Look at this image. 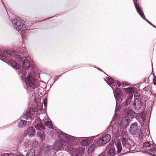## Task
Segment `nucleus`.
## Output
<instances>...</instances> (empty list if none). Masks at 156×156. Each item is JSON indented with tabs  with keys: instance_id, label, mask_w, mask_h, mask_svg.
I'll return each instance as SVG.
<instances>
[{
	"instance_id": "nucleus-1",
	"label": "nucleus",
	"mask_w": 156,
	"mask_h": 156,
	"mask_svg": "<svg viewBox=\"0 0 156 156\" xmlns=\"http://www.w3.org/2000/svg\"><path fill=\"white\" fill-rule=\"evenodd\" d=\"M13 63L14 65L11 66L14 69L18 70L17 71L18 74L21 77L22 80H24L27 92L29 94L30 93H32L33 92L34 89L36 88L37 86L36 84L37 81L30 72H28V75L26 78L25 76L27 74V72H25L24 70H22V71L20 69V66L16 61H14Z\"/></svg>"
},
{
	"instance_id": "nucleus-2",
	"label": "nucleus",
	"mask_w": 156,
	"mask_h": 156,
	"mask_svg": "<svg viewBox=\"0 0 156 156\" xmlns=\"http://www.w3.org/2000/svg\"><path fill=\"white\" fill-rule=\"evenodd\" d=\"M58 140L55 142L53 146V149L56 151L63 150V147L65 146L64 145L65 144L68 145L73 146L76 144L73 140H78L79 139H82V138L71 136L62 131L58 132Z\"/></svg>"
},
{
	"instance_id": "nucleus-3",
	"label": "nucleus",
	"mask_w": 156,
	"mask_h": 156,
	"mask_svg": "<svg viewBox=\"0 0 156 156\" xmlns=\"http://www.w3.org/2000/svg\"><path fill=\"white\" fill-rule=\"evenodd\" d=\"M20 53L21 54L25 55L27 54L25 48L18 47L16 50L14 49L1 50L0 49V58L8 59L9 57H12L18 62H21L23 60L22 57L19 55Z\"/></svg>"
},
{
	"instance_id": "nucleus-4",
	"label": "nucleus",
	"mask_w": 156,
	"mask_h": 156,
	"mask_svg": "<svg viewBox=\"0 0 156 156\" xmlns=\"http://www.w3.org/2000/svg\"><path fill=\"white\" fill-rule=\"evenodd\" d=\"M12 22L15 27L19 32L21 31V30H24L26 27V25L24 21L23 20H21L20 18H15L12 20Z\"/></svg>"
},
{
	"instance_id": "nucleus-5",
	"label": "nucleus",
	"mask_w": 156,
	"mask_h": 156,
	"mask_svg": "<svg viewBox=\"0 0 156 156\" xmlns=\"http://www.w3.org/2000/svg\"><path fill=\"white\" fill-rule=\"evenodd\" d=\"M44 119V118L42 119L39 117H37L35 119V121L33 123V125L37 130H42L45 129V128L41 122V120H43Z\"/></svg>"
},
{
	"instance_id": "nucleus-6",
	"label": "nucleus",
	"mask_w": 156,
	"mask_h": 156,
	"mask_svg": "<svg viewBox=\"0 0 156 156\" xmlns=\"http://www.w3.org/2000/svg\"><path fill=\"white\" fill-rule=\"evenodd\" d=\"M111 136L109 134H107L101 137L96 141V144L98 146H101L108 142L111 140Z\"/></svg>"
},
{
	"instance_id": "nucleus-7",
	"label": "nucleus",
	"mask_w": 156,
	"mask_h": 156,
	"mask_svg": "<svg viewBox=\"0 0 156 156\" xmlns=\"http://www.w3.org/2000/svg\"><path fill=\"white\" fill-rule=\"evenodd\" d=\"M137 1H138V0H133L134 4L137 12L142 18L148 23L149 21L147 19L145 18L143 12L141 9L139 5V3L137 2Z\"/></svg>"
},
{
	"instance_id": "nucleus-8",
	"label": "nucleus",
	"mask_w": 156,
	"mask_h": 156,
	"mask_svg": "<svg viewBox=\"0 0 156 156\" xmlns=\"http://www.w3.org/2000/svg\"><path fill=\"white\" fill-rule=\"evenodd\" d=\"M142 102L141 99L140 98H136L134 101L133 105L135 106V109L139 110L141 108Z\"/></svg>"
},
{
	"instance_id": "nucleus-9",
	"label": "nucleus",
	"mask_w": 156,
	"mask_h": 156,
	"mask_svg": "<svg viewBox=\"0 0 156 156\" xmlns=\"http://www.w3.org/2000/svg\"><path fill=\"white\" fill-rule=\"evenodd\" d=\"M138 130V123L136 122H135L131 124L130 127L129 133L132 135H135Z\"/></svg>"
},
{
	"instance_id": "nucleus-10",
	"label": "nucleus",
	"mask_w": 156,
	"mask_h": 156,
	"mask_svg": "<svg viewBox=\"0 0 156 156\" xmlns=\"http://www.w3.org/2000/svg\"><path fill=\"white\" fill-rule=\"evenodd\" d=\"M112 88L115 99L116 100H118L119 99H120L122 93L120 88L117 87H115V89L113 87Z\"/></svg>"
},
{
	"instance_id": "nucleus-11",
	"label": "nucleus",
	"mask_w": 156,
	"mask_h": 156,
	"mask_svg": "<svg viewBox=\"0 0 156 156\" xmlns=\"http://www.w3.org/2000/svg\"><path fill=\"white\" fill-rule=\"evenodd\" d=\"M124 114L127 116H134L136 114L135 112L130 107L127 108L124 110Z\"/></svg>"
},
{
	"instance_id": "nucleus-12",
	"label": "nucleus",
	"mask_w": 156,
	"mask_h": 156,
	"mask_svg": "<svg viewBox=\"0 0 156 156\" xmlns=\"http://www.w3.org/2000/svg\"><path fill=\"white\" fill-rule=\"evenodd\" d=\"M121 141L123 147V150L126 151V153L129 150V144L127 143L128 140L125 137H122Z\"/></svg>"
},
{
	"instance_id": "nucleus-13",
	"label": "nucleus",
	"mask_w": 156,
	"mask_h": 156,
	"mask_svg": "<svg viewBox=\"0 0 156 156\" xmlns=\"http://www.w3.org/2000/svg\"><path fill=\"white\" fill-rule=\"evenodd\" d=\"M27 134L25 136H28L29 138L32 137L35 133V130L33 127H29L26 131Z\"/></svg>"
},
{
	"instance_id": "nucleus-14",
	"label": "nucleus",
	"mask_w": 156,
	"mask_h": 156,
	"mask_svg": "<svg viewBox=\"0 0 156 156\" xmlns=\"http://www.w3.org/2000/svg\"><path fill=\"white\" fill-rule=\"evenodd\" d=\"M96 136H93L87 140H83L80 142V143L83 146H85L89 145L90 144L93 142V140Z\"/></svg>"
},
{
	"instance_id": "nucleus-15",
	"label": "nucleus",
	"mask_w": 156,
	"mask_h": 156,
	"mask_svg": "<svg viewBox=\"0 0 156 156\" xmlns=\"http://www.w3.org/2000/svg\"><path fill=\"white\" fill-rule=\"evenodd\" d=\"M22 67L25 70H28L30 66V62L28 59L23 60L22 65Z\"/></svg>"
},
{
	"instance_id": "nucleus-16",
	"label": "nucleus",
	"mask_w": 156,
	"mask_h": 156,
	"mask_svg": "<svg viewBox=\"0 0 156 156\" xmlns=\"http://www.w3.org/2000/svg\"><path fill=\"white\" fill-rule=\"evenodd\" d=\"M135 115V118L139 121L140 122L141 121H144L145 120V115L143 111Z\"/></svg>"
},
{
	"instance_id": "nucleus-17",
	"label": "nucleus",
	"mask_w": 156,
	"mask_h": 156,
	"mask_svg": "<svg viewBox=\"0 0 156 156\" xmlns=\"http://www.w3.org/2000/svg\"><path fill=\"white\" fill-rule=\"evenodd\" d=\"M133 97V95H128L127 96L126 100L122 103V105L126 106L129 104L131 102Z\"/></svg>"
},
{
	"instance_id": "nucleus-18",
	"label": "nucleus",
	"mask_w": 156,
	"mask_h": 156,
	"mask_svg": "<svg viewBox=\"0 0 156 156\" xmlns=\"http://www.w3.org/2000/svg\"><path fill=\"white\" fill-rule=\"evenodd\" d=\"M81 153V150L79 148L73 149L72 150L73 156H80Z\"/></svg>"
},
{
	"instance_id": "nucleus-19",
	"label": "nucleus",
	"mask_w": 156,
	"mask_h": 156,
	"mask_svg": "<svg viewBox=\"0 0 156 156\" xmlns=\"http://www.w3.org/2000/svg\"><path fill=\"white\" fill-rule=\"evenodd\" d=\"M106 79H107V80H106L105 79V80L106 82L108 85L111 87V85L114 86H115V80L112 78H111L110 76H108V77H106Z\"/></svg>"
},
{
	"instance_id": "nucleus-20",
	"label": "nucleus",
	"mask_w": 156,
	"mask_h": 156,
	"mask_svg": "<svg viewBox=\"0 0 156 156\" xmlns=\"http://www.w3.org/2000/svg\"><path fill=\"white\" fill-rule=\"evenodd\" d=\"M129 120L128 119L126 118L123 119L121 121V124L123 127L125 128L129 125Z\"/></svg>"
},
{
	"instance_id": "nucleus-21",
	"label": "nucleus",
	"mask_w": 156,
	"mask_h": 156,
	"mask_svg": "<svg viewBox=\"0 0 156 156\" xmlns=\"http://www.w3.org/2000/svg\"><path fill=\"white\" fill-rule=\"evenodd\" d=\"M125 91L126 93L129 94V95H133L135 92V90L134 88L131 87H128L125 88Z\"/></svg>"
},
{
	"instance_id": "nucleus-22",
	"label": "nucleus",
	"mask_w": 156,
	"mask_h": 156,
	"mask_svg": "<svg viewBox=\"0 0 156 156\" xmlns=\"http://www.w3.org/2000/svg\"><path fill=\"white\" fill-rule=\"evenodd\" d=\"M115 149L113 148H111L109 151L107 152V156H115ZM105 153V156H106V152H103L102 153Z\"/></svg>"
},
{
	"instance_id": "nucleus-23",
	"label": "nucleus",
	"mask_w": 156,
	"mask_h": 156,
	"mask_svg": "<svg viewBox=\"0 0 156 156\" xmlns=\"http://www.w3.org/2000/svg\"><path fill=\"white\" fill-rule=\"evenodd\" d=\"M30 110L29 111H27L23 116V119H31L32 117V114L30 112Z\"/></svg>"
},
{
	"instance_id": "nucleus-24",
	"label": "nucleus",
	"mask_w": 156,
	"mask_h": 156,
	"mask_svg": "<svg viewBox=\"0 0 156 156\" xmlns=\"http://www.w3.org/2000/svg\"><path fill=\"white\" fill-rule=\"evenodd\" d=\"M145 153L153 156H156V148L148 150L147 151H145Z\"/></svg>"
},
{
	"instance_id": "nucleus-25",
	"label": "nucleus",
	"mask_w": 156,
	"mask_h": 156,
	"mask_svg": "<svg viewBox=\"0 0 156 156\" xmlns=\"http://www.w3.org/2000/svg\"><path fill=\"white\" fill-rule=\"evenodd\" d=\"M117 153H120L121 151H125V150H123V147L122 148L121 143L120 142H117Z\"/></svg>"
},
{
	"instance_id": "nucleus-26",
	"label": "nucleus",
	"mask_w": 156,
	"mask_h": 156,
	"mask_svg": "<svg viewBox=\"0 0 156 156\" xmlns=\"http://www.w3.org/2000/svg\"><path fill=\"white\" fill-rule=\"evenodd\" d=\"M26 156H35V151L34 149H30L27 152Z\"/></svg>"
},
{
	"instance_id": "nucleus-27",
	"label": "nucleus",
	"mask_w": 156,
	"mask_h": 156,
	"mask_svg": "<svg viewBox=\"0 0 156 156\" xmlns=\"http://www.w3.org/2000/svg\"><path fill=\"white\" fill-rule=\"evenodd\" d=\"M97 146L94 144L91 145L89 148L88 151L89 153H92L94 150V148Z\"/></svg>"
},
{
	"instance_id": "nucleus-28",
	"label": "nucleus",
	"mask_w": 156,
	"mask_h": 156,
	"mask_svg": "<svg viewBox=\"0 0 156 156\" xmlns=\"http://www.w3.org/2000/svg\"><path fill=\"white\" fill-rule=\"evenodd\" d=\"M44 124L45 126H48L49 128L53 129V125L51 122L50 121H46L45 122Z\"/></svg>"
},
{
	"instance_id": "nucleus-29",
	"label": "nucleus",
	"mask_w": 156,
	"mask_h": 156,
	"mask_svg": "<svg viewBox=\"0 0 156 156\" xmlns=\"http://www.w3.org/2000/svg\"><path fill=\"white\" fill-rule=\"evenodd\" d=\"M27 122V121L25 120H20L18 125L19 127L21 128L23 127V126L26 124Z\"/></svg>"
},
{
	"instance_id": "nucleus-30",
	"label": "nucleus",
	"mask_w": 156,
	"mask_h": 156,
	"mask_svg": "<svg viewBox=\"0 0 156 156\" xmlns=\"http://www.w3.org/2000/svg\"><path fill=\"white\" fill-rule=\"evenodd\" d=\"M39 136L40 138L42 140H44L45 136V134L44 132H41V133L39 134Z\"/></svg>"
},
{
	"instance_id": "nucleus-31",
	"label": "nucleus",
	"mask_w": 156,
	"mask_h": 156,
	"mask_svg": "<svg viewBox=\"0 0 156 156\" xmlns=\"http://www.w3.org/2000/svg\"><path fill=\"white\" fill-rule=\"evenodd\" d=\"M151 144L150 141H147L143 144V147H148L151 146Z\"/></svg>"
},
{
	"instance_id": "nucleus-32",
	"label": "nucleus",
	"mask_w": 156,
	"mask_h": 156,
	"mask_svg": "<svg viewBox=\"0 0 156 156\" xmlns=\"http://www.w3.org/2000/svg\"><path fill=\"white\" fill-rule=\"evenodd\" d=\"M117 85H118V87H120L122 85V87H125L127 85L126 83H124V82H123V83L122 84L119 81H117Z\"/></svg>"
},
{
	"instance_id": "nucleus-33",
	"label": "nucleus",
	"mask_w": 156,
	"mask_h": 156,
	"mask_svg": "<svg viewBox=\"0 0 156 156\" xmlns=\"http://www.w3.org/2000/svg\"><path fill=\"white\" fill-rule=\"evenodd\" d=\"M3 156H13V154L10 153H5L3 154Z\"/></svg>"
},
{
	"instance_id": "nucleus-34",
	"label": "nucleus",
	"mask_w": 156,
	"mask_h": 156,
	"mask_svg": "<svg viewBox=\"0 0 156 156\" xmlns=\"http://www.w3.org/2000/svg\"><path fill=\"white\" fill-rule=\"evenodd\" d=\"M58 79V76H56L54 79V82H53V83H54L55 81H56Z\"/></svg>"
},
{
	"instance_id": "nucleus-35",
	"label": "nucleus",
	"mask_w": 156,
	"mask_h": 156,
	"mask_svg": "<svg viewBox=\"0 0 156 156\" xmlns=\"http://www.w3.org/2000/svg\"><path fill=\"white\" fill-rule=\"evenodd\" d=\"M153 83L154 85H156V77L155 76H154Z\"/></svg>"
},
{
	"instance_id": "nucleus-36",
	"label": "nucleus",
	"mask_w": 156,
	"mask_h": 156,
	"mask_svg": "<svg viewBox=\"0 0 156 156\" xmlns=\"http://www.w3.org/2000/svg\"><path fill=\"white\" fill-rule=\"evenodd\" d=\"M43 102L44 104L46 103L47 104V99L46 98H44L43 101Z\"/></svg>"
},
{
	"instance_id": "nucleus-37",
	"label": "nucleus",
	"mask_w": 156,
	"mask_h": 156,
	"mask_svg": "<svg viewBox=\"0 0 156 156\" xmlns=\"http://www.w3.org/2000/svg\"><path fill=\"white\" fill-rule=\"evenodd\" d=\"M98 156H105V153H101V154L99 155Z\"/></svg>"
},
{
	"instance_id": "nucleus-38",
	"label": "nucleus",
	"mask_w": 156,
	"mask_h": 156,
	"mask_svg": "<svg viewBox=\"0 0 156 156\" xmlns=\"http://www.w3.org/2000/svg\"><path fill=\"white\" fill-rule=\"evenodd\" d=\"M119 108H117L116 107V108H115V111H119Z\"/></svg>"
},
{
	"instance_id": "nucleus-39",
	"label": "nucleus",
	"mask_w": 156,
	"mask_h": 156,
	"mask_svg": "<svg viewBox=\"0 0 156 156\" xmlns=\"http://www.w3.org/2000/svg\"><path fill=\"white\" fill-rule=\"evenodd\" d=\"M148 23L150 24L151 25L152 27V26L153 25H154L151 22H150V21Z\"/></svg>"
},
{
	"instance_id": "nucleus-40",
	"label": "nucleus",
	"mask_w": 156,
	"mask_h": 156,
	"mask_svg": "<svg viewBox=\"0 0 156 156\" xmlns=\"http://www.w3.org/2000/svg\"><path fill=\"white\" fill-rule=\"evenodd\" d=\"M44 106L45 107V108L47 106V104L45 103L44 104Z\"/></svg>"
},
{
	"instance_id": "nucleus-41",
	"label": "nucleus",
	"mask_w": 156,
	"mask_h": 156,
	"mask_svg": "<svg viewBox=\"0 0 156 156\" xmlns=\"http://www.w3.org/2000/svg\"><path fill=\"white\" fill-rule=\"evenodd\" d=\"M1 1H2V4H3V5H4V7L5 8V5H4V4L3 2H2V0H1ZM5 8V9H6V8Z\"/></svg>"
},
{
	"instance_id": "nucleus-42",
	"label": "nucleus",
	"mask_w": 156,
	"mask_h": 156,
	"mask_svg": "<svg viewBox=\"0 0 156 156\" xmlns=\"http://www.w3.org/2000/svg\"><path fill=\"white\" fill-rule=\"evenodd\" d=\"M65 73H63L61 75H59V76H58V78H59V77H60L61 76V75H62L63 74Z\"/></svg>"
},
{
	"instance_id": "nucleus-43",
	"label": "nucleus",
	"mask_w": 156,
	"mask_h": 156,
	"mask_svg": "<svg viewBox=\"0 0 156 156\" xmlns=\"http://www.w3.org/2000/svg\"><path fill=\"white\" fill-rule=\"evenodd\" d=\"M98 70H100L101 71H102L101 70V69L100 68H97Z\"/></svg>"
},
{
	"instance_id": "nucleus-44",
	"label": "nucleus",
	"mask_w": 156,
	"mask_h": 156,
	"mask_svg": "<svg viewBox=\"0 0 156 156\" xmlns=\"http://www.w3.org/2000/svg\"><path fill=\"white\" fill-rule=\"evenodd\" d=\"M152 27L156 29V27H155L154 25H153Z\"/></svg>"
},
{
	"instance_id": "nucleus-45",
	"label": "nucleus",
	"mask_w": 156,
	"mask_h": 156,
	"mask_svg": "<svg viewBox=\"0 0 156 156\" xmlns=\"http://www.w3.org/2000/svg\"><path fill=\"white\" fill-rule=\"evenodd\" d=\"M144 135H143L142 133L141 134V137L143 138Z\"/></svg>"
},
{
	"instance_id": "nucleus-46",
	"label": "nucleus",
	"mask_w": 156,
	"mask_h": 156,
	"mask_svg": "<svg viewBox=\"0 0 156 156\" xmlns=\"http://www.w3.org/2000/svg\"><path fill=\"white\" fill-rule=\"evenodd\" d=\"M42 110H43V108H40V110L41 111Z\"/></svg>"
},
{
	"instance_id": "nucleus-47",
	"label": "nucleus",
	"mask_w": 156,
	"mask_h": 156,
	"mask_svg": "<svg viewBox=\"0 0 156 156\" xmlns=\"http://www.w3.org/2000/svg\"><path fill=\"white\" fill-rule=\"evenodd\" d=\"M152 71H153V67H152Z\"/></svg>"
},
{
	"instance_id": "nucleus-48",
	"label": "nucleus",
	"mask_w": 156,
	"mask_h": 156,
	"mask_svg": "<svg viewBox=\"0 0 156 156\" xmlns=\"http://www.w3.org/2000/svg\"><path fill=\"white\" fill-rule=\"evenodd\" d=\"M59 131H60V130H58V132H59ZM55 131H56V132H57V133L58 134V131H57L56 130H55Z\"/></svg>"
},
{
	"instance_id": "nucleus-49",
	"label": "nucleus",
	"mask_w": 156,
	"mask_h": 156,
	"mask_svg": "<svg viewBox=\"0 0 156 156\" xmlns=\"http://www.w3.org/2000/svg\"><path fill=\"white\" fill-rule=\"evenodd\" d=\"M109 144L111 145V146L112 144H111V143H110Z\"/></svg>"
},
{
	"instance_id": "nucleus-50",
	"label": "nucleus",
	"mask_w": 156,
	"mask_h": 156,
	"mask_svg": "<svg viewBox=\"0 0 156 156\" xmlns=\"http://www.w3.org/2000/svg\"><path fill=\"white\" fill-rule=\"evenodd\" d=\"M51 17H49V18H48V19H50V18H51Z\"/></svg>"
},
{
	"instance_id": "nucleus-51",
	"label": "nucleus",
	"mask_w": 156,
	"mask_h": 156,
	"mask_svg": "<svg viewBox=\"0 0 156 156\" xmlns=\"http://www.w3.org/2000/svg\"><path fill=\"white\" fill-rule=\"evenodd\" d=\"M46 19H44V20H41V21H44V20H46Z\"/></svg>"
},
{
	"instance_id": "nucleus-52",
	"label": "nucleus",
	"mask_w": 156,
	"mask_h": 156,
	"mask_svg": "<svg viewBox=\"0 0 156 156\" xmlns=\"http://www.w3.org/2000/svg\"><path fill=\"white\" fill-rule=\"evenodd\" d=\"M55 16H57V15H56Z\"/></svg>"
},
{
	"instance_id": "nucleus-53",
	"label": "nucleus",
	"mask_w": 156,
	"mask_h": 156,
	"mask_svg": "<svg viewBox=\"0 0 156 156\" xmlns=\"http://www.w3.org/2000/svg\"><path fill=\"white\" fill-rule=\"evenodd\" d=\"M140 134H139V136H140Z\"/></svg>"
}]
</instances>
